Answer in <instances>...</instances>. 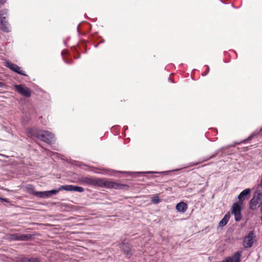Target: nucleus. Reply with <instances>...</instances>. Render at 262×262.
Segmentation results:
<instances>
[{
  "label": "nucleus",
  "instance_id": "nucleus-1",
  "mask_svg": "<svg viewBox=\"0 0 262 262\" xmlns=\"http://www.w3.org/2000/svg\"><path fill=\"white\" fill-rule=\"evenodd\" d=\"M78 182L84 185L98 186L106 188L127 190L129 188V186L127 184L110 181L104 178H98L92 177H81L78 179Z\"/></svg>",
  "mask_w": 262,
  "mask_h": 262
},
{
  "label": "nucleus",
  "instance_id": "nucleus-2",
  "mask_svg": "<svg viewBox=\"0 0 262 262\" xmlns=\"http://www.w3.org/2000/svg\"><path fill=\"white\" fill-rule=\"evenodd\" d=\"M27 134L28 137H35L48 144H51L55 142L54 135L47 130H40L35 128H29L27 129Z\"/></svg>",
  "mask_w": 262,
  "mask_h": 262
},
{
  "label": "nucleus",
  "instance_id": "nucleus-3",
  "mask_svg": "<svg viewBox=\"0 0 262 262\" xmlns=\"http://www.w3.org/2000/svg\"><path fill=\"white\" fill-rule=\"evenodd\" d=\"M8 10L4 9L0 10V29L5 32H10L9 23L7 20L8 17Z\"/></svg>",
  "mask_w": 262,
  "mask_h": 262
},
{
  "label": "nucleus",
  "instance_id": "nucleus-4",
  "mask_svg": "<svg viewBox=\"0 0 262 262\" xmlns=\"http://www.w3.org/2000/svg\"><path fill=\"white\" fill-rule=\"evenodd\" d=\"M242 205L239 203H234L232 205L231 213L234 215L236 222H239L242 219Z\"/></svg>",
  "mask_w": 262,
  "mask_h": 262
},
{
  "label": "nucleus",
  "instance_id": "nucleus-5",
  "mask_svg": "<svg viewBox=\"0 0 262 262\" xmlns=\"http://www.w3.org/2000/svg\"><path fill=\"white\" fill-rule=\"evenodd\" d=\"M255 235L254 231H251L248 234L243 238V245L245 248H250L252 247L254 243V239Z\"/></svg>",
  "mask_w": 262,
  "mask_h": 262
},
{
  "label": "nucleus",
  "instance_id": "nucleus-6",
  "mask_svg": "<svg viewBox=\"0 0 262 262\" xmlns=\"http://www.w3.org/2000/svg\"><path fill=\"white\" fill-rule=\"evenodd\" d=\"M262 199V192L256 191L253 195V198L251 200L249 203V208L251 210H255L256 208L257 205Z\"/></svg>",
  "mask_w": 262,
  "mask_h": 262
},
{
  "label": "nucleus",
  "instance_id": "nucleus-7",
  "mask_svg": "<svg viewBox=\"0 0 262 262\" xmlns=\"http://www.w3.org/2000/svg\"><path fill=\"white\" fill-rule=\"evenodd\" d=\"M16 91L21 95L29 98L31 95V91L24 85H14Z\"/></svg>",
  "mask_w": 262,
  "mask_h": 262
},
{
  "label": "nucleus",
  "instance_id": "nucleus-8",
  "mask_svg": "<svg viewBox=\"0 0 262 262\" xmlns=\"http://www.w3.org/2000/svg\"><path fill=\"white\" fill-rule=\"evenodd\" d=\"M5 66L10 69L11 71L24 76H27L25 74L24 72L21 70V68L16 64L11 63L9 61H7L5 63Z\"/></svg>",
  "mask_w": 262,
  "mask_h": 262
},
{
  "label": "nucleus",
  "instance_id": "nucleus-9",
  "mask_svg": "<svg viewBox=\"0 0 262 262\" xmlns=\"http://www.w3.org/2000/svg\"><path fill=\"white\" fill-rule=\"evenodd\" d=\"M242 252L238 251L236 252L231 257H227L222 262H240Z\"/></svg>",
  "mask_w": 262,
  "mask_h": 262
},
{
  "label": "nucleus",
  "instance_id": "nucleus-10",
  "mask_svg": "<svg viewBox=\"0 0 262 262\" xmlns=\"http://www.w3.org/2000/svg\"><path fill=\"white\" fill-rule=\"evenodd\" d=\"M119 247L127 257L129 258L131 256L132 252L130 246L128 243L123 242L119 244Z\"/></svg>",
  "mask_w": 262,
  "mask_h": 262
},
{
  "label": "nucleus",
  "instance_id": "nucleus-11",
  "mask_svg": "<svg viewBox=\"0 0 262 262\" xmlns=\"http://www.w3.org/2000/svg\"><path fill=\"white\" fill-rule=\"evenodd\" d=\"M61 188L66 191H77L79 192L84 191L83 187L72 185H62L61 186Z\"/></svg>",
  "mask_w": 262,
  "mask_h": 262
},
{
  "label": "nucleus",
  "instance_id": "nucleus-12",
  "mask_svg": "<svg viewBox=\"0 0 262 262\" xmlns=\"http://www.w3.org/2000/svg\"><path fill=\"white\" fill-rule=\"evenodd\" d=\"M251 191L250 188H246L239 193L238 199L239 200L240 204H243V202L247 199V197L250 195Z\"/></svg>",
  "mask_w": 262,
  "mask_h": 262
},
{
  "label": "nucleus",
  "instance_id": "nucleus-13",
  "mask_svg": "<svg viewBox=\"0 0 262 262\" xmlns=\"http://www.w3.org/2000/svg\"><path fill=\"white\" fill-rule=\"evenodd\" d=\"M176 209L178 212H184L188 208L187 204L184 202H181L176 205Z\"/></svg>",
  "mask_w": 262,
  "mask_h": 262
},
{
  "label": "nucleus",
  "instance_id": "nucleus-14",
  "mask_svg": "<svg viewBox=\"0 0 262 262\" xmlns=\"http://www.w3.org/2000/svg\"><path fill=\"white\" fill-rule=\"evenodd\" d=\"M230 218V213L229 212L226 213L225 214V215H224V217L219 222V226L220 227H223V226H225L228 222Z\"/></svg>",
  "mask_w": 262,
  "mask_h": 262
},
{
  "label": "nucleus",
  "instance_id": "nucleus-15",
  "mask_svg": "<svg viewBox=\"0 0 262 262\" xmlns=\"http://www.w3.org/2000/svg\"><path fill=\"white\" fill-rule=\"evenodd\" d=\"M32 235L30 234H19L18 241H28L32 238Z\"/></svg>",
  "mask_w": 262,
  "mask_h": 262
},
{
  "label": "nucleus",
  "instance_id": "nucleus-16",
  "mask_svg": "<svg viewBox=\"0 0 262 262\" xmlns=\"http://www.w3.org/2000/svg\"><path fill=\"white\" fill-rule=\"evenodd\" d=\"M26 191L29 194H32L35 196H36V193H37V191H35L34 187L31 185H28L25 186Z\"/></svg>",
  "mask_w": 262,
  "mask_h": 262
},
{
  "label": "nucleus",
  "instance_id": "nucleus-17",
  "mask_svg": "<svg viewBox=\"0 0 262 262\" xmlns=\"http://www.w3.org/2000/svg\"><path fill=\"white\" fill-rule=\"evenodd\" d=\"M36 197L39 198H50L49 191H37L36 193Z\"/></svg>",
  "mask_w": 262,
  "mask_h": 262
},
{
  "label": "nucleus",
  "instance_id": "nucleus-18",
  "mask_svg": "<svg viewBox=\"0 0 262 262\" xmlns=\"http://www.w3.org/2000/svg\"><path fill=\"white\" fill-rule=\"evenodd\" d=\"M19 233L10 234L9 235L8 238L10 241H18Z\"/></svg>",
  "mask_w": 262,
  "mask_h": 262
},
{
  "label": "nucleus",
  "instance_id": "nucleus-19",
  "mask_svg": "<svg viewBox=\"0 0 262 262\" xmlns=\"http://www.w3.org/2000/svg\"><path fill=\"white\" fill-rule=\"evenodd\" d=\"M61 190H63L62 188H61V186L57 189L49 190V192L50 197H51L53 195H56Z\"/></svg>",
  "mask_w": 262,
  "mask_h": 262
},
{
  "label": "nucleus",
  "instance_id": "nucleus-20",
  "mask_svg": "<svg viewBox=\"0 0 262 262\" xmlns=\"http://www.w3.org/2000/svg\"><path fill=\"white\" fill-rule=\"evenodd\" d=\"M151 202L154 204H158L161 200L158 196H154L151 198Z\"/></svg>",
  "mask_w": 262,
  "mask_h": 262
},
{
  "label": "nucleus",
  "instance_id": "nucleus-21",
  "mask_svg": "<svg viewBox=\"0 0 262 262\" xmlns=\"http://www.w3.org/2000/svg\"><path fill=\"white\" fill-rule=\"evenodd\" d=\"M29 262H40V260L38 258L31 257L28 259Z\"/></svg>",
  "mask_w": 262,
  "mask_h": 262
},
{
  "label": "nucleus",
  "instance_id": "nucleus-22",
  "mask_svg": "<svg viewBox=\"0 0 262 262\" xmlns=\"http://www.w3.org/2000/svg\"><path fill=\"white\" fill-rule=\"evenodd\" d=\"M0 200L3 201V202H7V203H10V201L8 199H5V198H2V197H0Z\"/></svg>",
  "mask_w": 262,
  "mask_h": 262
},
{
  "label": "nucleus",
  "instance_id": "nucleus-23",
  "mask_svg": "<svg viewBox=\"0 0 262 262\" xmlns=\"http://www.w3.org/2000/svg\"><path fill=\"white\" fill-rule=\"evenodd\" d=\"M28 259H29V258H27L26 257H23L21 258L20 260L23 262H29Z\"/></svg>",
  "mask_w": 262,
  "mask_h": 262
},
{
  "label": "nucleus",
  "instance_id": "nucleus-24",
  "mask_svg": "<svg viewBox=\"0 0 262 262\" xmlns=\"http://www.w3.org/2000/svg\"><path fill=\"white\" fill-rule=\"evenodd\" d=\"M6 2V0H0V7Z\"/></svg>",
  "mask_w": 262,
  "mask_h": 262
},
{
  "label": "nucleus",
  "instance_id": "nucleus-25",
  "mask_svg": "<svg viewBox=\"0 0 262 262\" xmlns=\"http://www.w3.org/2000/svg\"><path fill=\"white\" fill-rule=\"evenodd\" d=\"M206 67H207V73L204 74H202L203 76H205L207 74V73L209 72V67L208 66H206Z\"/></svg>",
  "mask_w": 262,
  "mask_h": 262
},
{
  "label": "nucleus",
  "instance_id": "nucleus-26",
  "mask_svg": "<svg viewBox=\"0 0 262 262\" xmlns=\"http://www.w3.org/2000/svg\"><path fill=\"white\" fill-rule=\"evenodd\" d=\"M4 83L3 82H0V87L2 88L4 86Z\"/></svg>",
  "mask_w": 262,
  "mask_h": 262
},
{
  "label": "nucleus",
  "instance_id": "nucleus-27",
  "mask_svg": "<svg viewBox=\"0 0 262 262\" xmlns=\"http://www.w3.org/2000/svg\"><path fill=\"white\" fill-rule=\"evenodd\" d=\"M252 136H250L249 137V139H252Z\"/></svg>",
  "mask_w": 262,
  "mask_h": 262
},
{
  "label": "nucleus",
  "instance_id": "nucleus-28",
  "mask_svg": "<svg viewBox=\"0 0 262 262\" xmlns=\"http://www.w3.org/2000/svg\"><path fill=\"white\" fill-rule=\"evenodd\" d=\"M214 157V156H211V157H210V158H213V157Z\"/></svg>",
  "mask_w": 262,
  "mask_h": 262
},
{
  "label": "nucleus",
  "instance_id": "nucleus-29",
  "mask_svg": "<svg viewBox=\"0 0 262 262\" xmlns=\"http://www.w3.org/2000/svg\"><path fill=\"white\" fill-rule=\"evenodd\" d=\"M260 220H261V223H262V216L260 217Z\"/></svg>",
  "mask_w": 262,
  "mask_h": 262
},
{
  "label": "nucleus",
  "instance_id": "nucleus-30",
  "mask_svg": "<svg viewBox=\"0 0 262 262\" xmlns=\"http://www.w3.org/2000/svg\"><path fill=\"white\" fill-rule=\"evenodd\" d=\"M68 63H70V64H71V63H71V61H70V62H69Z\"/></svg>",
  "mask_w": 262,
  "mask_h": 262
},
{
  "label": "nucleus",
  "instance_id": "nucleus-31",
  "mask_svg": "<svg viewBox=\"0 0 262 262\" xmlns=\"http://www.w3.org/2000/svg\"><path fill=\"white\" fill-rule=\"evenodd\" d=\"M123 172V173H126V172H125V171H123V172Z\"/></svg>",
  "mask_w": 262,
  "mask_h": 262
}]
</instances>
